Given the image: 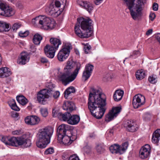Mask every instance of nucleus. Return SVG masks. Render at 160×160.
Masks as SVG:
<instances>
[{
	"label": "nucleus",
	"mask_w": 160,
	"mask_h": 160,
	"mask_svg": "<svg viewBox=\"0 0 160 160\" xmlns=\"http://www.w3.org/2000/svg\"><path fill=\"white\" fill-rule=\"evenodd\" d=\"M105 95L102 93L100 88H91L88 99V108L92 115L97 119H100L106 111Z\"/></svg>",
	"instance_id": "1"
},
{
	"label": "nucleus",
	"mask_w": 160,
	"mask_h": 160,
	"mask_svg": "<svg viewBox=\"0 0 160 160\" xmlns=\"http://www.w3.org/2000/svg\"><path fill=\"white\" fill-rule=\"evenodd\" d=\"M75 65V62L72 59H69L64 69V72L58 73V77L59 80L64 85L74 80L77 76L81 68V64L78 63L75 69L73 71Z\"/></svg>",
	"instance_id": "2"
},
{
	"label": "nucleus",
	"mask_w": 160,
	"mask_h": 160,
	"mask_svg": "<svg viewBox=\"0 0 160 160\" xmlns=\"http://www.w3.org/2000/svg\"><path fill=\"white\" fill-rule=\"evenodd\" d=\"M77 21L79 23L77 24L74 28L77 35L81 38H87L91 36L93 32L91 19L82 18H78Z\"/></svg>",
	"instance_id": "3"
},
{
	"label": "nucleus",
	"mask_w": 160,
	"mask_h": 160,
	"mask_svg": "<svg viewBox=\"0 0 160 160\" xmlns=\"http://www.w3.org/2000/svg\"><path fill=\"white\" fill-rule=\"evenodd\" d=\"M53 133V129L51 127H46L40 130L38 133V141L36 142L37 146L41 148H46L50 142Z\"/></svg>",
	"instance_id": "4"
},
{
	"label": "nucleus",
	"mask_w": 160,
	"mask_h": 160,
	"mask_svg": "<svg viewBox=\"0 0 160 160\" xmlns=\"http://www.w3.org/2000/svg\"><path fill=\"white\" fill-rule=\"evenodd\" d=\"M32 23L35 27L45 30H51L55 26V22L53 19L44 16H39L33 18Z\"/></svg>",
	"instance_id": "5"
},
{
	"label": "nucleus",
	"mask_w": 160,
	"mask_h": 160,
	"mask_svg": "<svg viewBox=\"0 0 160 160\" xmlns=\"http://www.w3.org/2000/svg\"><path fill=\"white\" fill-rule=\"evenodd\" d=\"M60 92L58 91L54 92L52 88H48L40 90L37 94V101L41 104L45 105L48 103V101L53 96L55 99L58 98Z\"/></svg>",
	"instance_id": "6"
},
{
	"label": "nucleus",
	"mask_w": 160,
	"mask_h": 160,
	"mask_svg": "<svg viewBox=\"0 0 160 160\" xmlns=\"http://www.w3.org/2000/svg\"><path fill=\"white\" fill-rule=\"evenodd\" d=\"M61 1L62 4L58 1L51 3L46 8V12L49 15L54 17L58 16L63 11L66 3V0H61Z\"/></svg>",
	"instance_id": "7"
},
{
	"label": "nucleus",
	"mask_w": 160,
	"mask_h": 160,
	"mask_svg": "<svg viewBox=\"0 0 160 160\" xmlns=\"http://www.w3.org/2000/svg\"><path fill=\"white\" fill-rule=\"evenodd\" d=\"M72 48V45L70 44L66 43L63 46L58 54V60L60 62H62L66 59L69 55L70 50Z\"/></svg>",
	"instance_id": "8"
},
{
	"label": "nucleus",
	"mask_w": 160,
	"mask_h": 160,
	"mask_svg": "<svg viewBox=\"0 0 160 160\" xmlns=\"http://www.w3.org/2000/svg\"><path fill=\"white\" fill-rule=\"evenodd\" d=\"M15 13L14 10L8 5L2 3L0 0V15L5 17H10Z\"/></svg>",
	"instance_id": "9"
},
{
	"label": "nucleus",
	"mask_w": 160,
	"mask_h": 160,
	"mask_svg": "<svg viewBox=\"0 0 160 160\" xmlns=\"http://www.w3.org/2000/svg\"><path fill=\"white\" fill-rule=\"evenodd\" d=\"M128 145V143L127 142L122 143L121 146L115 144L111 146L109 148V150L112 153L122 154L125 152Z\"/></svg>",
	"instance_id": "10"
},
{
	"label": "nucleus",
	"mask_w": 160,
	"mask_h": 160,
	"mask_svg": "<svg viewBox=\"0 0 160 160\" xmlns=\"http://www.w3.org/2000/svg\"><path fill=\"white\" fill-rule=\"evenodd\" d=\"M145 102L144 96L140 94L135 95L133 98L132 105L134 108H137L142 107Z\"/></svg>",
	"instance_id": "11"
},
{
	"label": "nucleus",
	"mask_w": 160,
	"mask_h": 160,
	"mask_svg": "<svg viewBox=\"0 0 160 160\" xmlns=\"http://www.w3.org/2000/svg\"><path fill=\"white\" fill-rule=\"evenodd\" d=\"M151 152L150 146L148 144H146L140 150L139 157L142 159H148L150 157Z\"/></svg>",
	"instance_id": "12"
},
{
	"label": "nucleus",
	"mask_w": 160,
	"mask_h": 160,
	"mask_svg": "<svg viewBox=\"0 0 160 160\" xmlns=\"http://www.w3.org/2000/svg\"><path fill=\"white\" fill-rule=\"evenodd\" d=\"M121 106L113 107L106 116L105 121L109 122L112 120L117 116L118 114L121 112Z\"/></svg>",
	"instance_id": "13"
},
{
	"label": "nucleus",
	"mask_w": 160,
	"mask_h": 160,
	"mask_svg": "<svg viewBox=\"0 0 160 160\" xmlns=\"http://www.w3.org/2000/svg\"><path fill=\"white\" fill-rule=\"evenodd\" d=\"M1 140L5 145L10 146L17 147V137H12L11 138L1 136L0 137Z\"/></svg>",
	"instance_id": "14"
},
{
	"label": "nucleus",
	"mask_w": 160,
	"mask_h": 160,
	"mask_svg": "<svg viewBox=\"0 0 160 160\" xmlns=\"http://www.w3.org/2000/svg\"><path fill=\"white\" fill-rule=\"evenodd\" d=\"M68 136L66 134L64 135H59L58 137V141L59 143L64 144L65 145H70L74 140L76 139V137Z\"/></svg>",
	"instance_id": "15"
},
{
	"label": "nucleus",
	"mask_w": 160,
	"mask_h": 160,
	"mask_svg": "<svg viewBox=\"0 0 160 160\" xmlns=\"http://www.w3.org/2000/svg\"><path fill=\"white\" fill-rule=\"evenodd\" d=\"M17 147L23 145L25 148L30 147L31 144L30 140L25 135L17 137Z\"/></svg>",
	"instance_id": "16"
},
{
	"label": "nucleus",
	"mask_w": 160,
	"mask_h": 160,
	"mask_svg": "<svg viewBox=\"0 0 160 160\" xmlns=\"http://www.w3.org/2000/svg\"><path fill=\"white\" fill-rule=\"evenodd\" d=\"M93 68L94 66L92 65L89 63L86 65L82 75L83 80L85 81L88 79L91 75Z\"/></svg>",
	"instance_id": "17"
},
{
	"label": "nucleus",
	"mask_w": 160,
	"mask_h": 160,
	"mask_svg": "<svg viewBox=\"0 0 160 160\" xmlns=\"http://www.w3.org/2000/svg\"><path fill=\"white\" fill-rule=\"evenodd\" d=\"M70 126L65 124H62L59 126L57 130L58 137L59 135H64L67 134V132H71Z\"/></svg>",
	"instance_id": "18"
},
{
	"label": "nucleus",
	"mask_w": 160,
	"mask_h": 160,
	"mask_svg": "<svg viewBox=\"0 0 160 160\" xmlns=\"http://www.w3.org/2000/svg\"><path fill=\"white\" fill-rule=\"evenodd\" d=\"M40 121V119L36 116H28L25 119V123L29 125H33L38 124Z\"/></svg>",
	"instance_id": "19"
},
{
	"label": "nucleus",
	"mask_w": 160,
	"mask_h": 160,
	"mask_svg": "<svg viewBox=\"0 0 160 160\" xmlns=\"http://www.w3.org/2000/svg\"><path fill=\"white\" fill-rule=\"evenodd\" d=\"M44 52L46 56L49 58H52L54 56L56 50L49 45H47L44 47Z\"/></svg>",
	"instance_id": "20"
},
{
	"label": "nucleus",
	"mask_w": 160,
	"mask_h": 160,
	"mask_svg": "<svg viewBox=\"0 0 160 160\" xmlns=\"http://www.w3.org/2000/svg\"><path fill=\"white\" fill-rule=\"evenodd\" d=\"M30 59V55L26 52L21 53L20 57L18 60V63L21 65H24L28 62Z\"/></svg>",
	"instance_id": "21"
},
{
	"label": "nucleus",
	"mask_w": 160,
	"mask_h": 160,
	"mask_svg": "<svg viewBox=\"0 0 160 160\" xmlns=\"http://www.w3.org/2000/svg\"><path fill=\"white\" fill-rule=\"evenodd\" d=\"M78 5L86 9L89 13L93 10V5L89 2L79 1L78 2Z\"/></svg>",
	"instance_id": "22"
},
{
	"label": "nucleus",
	"mask_w": 160,
	"mask_h": 160,
	"mask_svg": "<svg viewBox=\"0 0 160 160\" xmlns=\"http://www.w3.org/2000/svg\"><path fill=\"white\" fill-rule=\"evenodd\" d=\"M64 110H66L68 112H72L73 110L75 108L74 103L69 101L65 102L62 106Z\"/></svg>",
	"instance_id": "23"
},
{
	"label": "nucleus",
	"mask_w": 160,
	"mask_h": 160,
	"mask_svg": "<svg viewBox=\"0 0 160 160\" xmlns=\"http://www.w3.org/2000/svg\"><path fill=\"white\" fill-rule=\"evenodd\" d=\"M50 42L51 44L50 45L56 50L58 49L59 46L62 44L61 40L58 38H51L50 39Z\"/></svg>",
	"instance_id": "24"
},
{
	"label": "nucleus",
	"mask_w": 160,
	"mask_h": 160,
	"mask_svg": "<svg viewBox=\"0 0 160 160\" xmlns=\"http://www.w3.org/2000/svg\"><path fill=\"white\" fill-rule=\"evenodd\" d=\"M127 129L131 132L136 131L138 129L137 125L133 121H128L127 123Z\"/></svg>",
	"instance_id": "25"
},
{
	"label": "nucleus",
	"mask_w": 160,
	"mask_h": 160,
	"mask_svg": "<svg viewBox=\"0 0 160 160\" xmlns=\"http://www.w3.org/2000/svg\"><path fill=\"white\" fill-rule=\"evenodd\" d=\"M11 74L10 69L7 67L0 68V78H4L9 76Z\"/></svg>",
	"instance_id": "26"
},
{
	"label": "nucleus",
	"mask_w": 160,
	"mask_h": 160,
	"mask_svg": "<svg viewBox=\"0 0 160 160\" xmlns=\"http://www.w3.org/2000/svg\"><path fill=\"white\" fill-rule=\"evenodd\" d=\"M10 28L11 27L9 24L2 21H0V32H7Z\"/></svg>",
	"instance_id": "27"
},
{
	"label": "nucleus",
	"mask_w": 160,
	"mask_h": 160,
	"mask_svg": "<svg viewBox=\"0 0 160 160\" xmlns=\"http://www.w3.org/2000/svg\"><path fill=\"white\" fill-rule=\"evenodd\" d=\"M80 120V117L78 115H71L68 121V123L71 125H76L79 122Z\"/></svg>",
	"instance_id": "28"
},
{
	"label": "nucleus",
	"mask_w": 160,
	"mask_h": 160,
	"mask_svg": "<svg viewBox=\"0 0 160 160\" xmlns=\"http://www.w3.org/2000/svg\"><path fill=\"white\" fill-rule=\"evenodd\" d=\"M123 91L121 90H116L113 95V98L114 100L118 102L120 100L123 95Z\"/></svg>",
	"instance_id": "29"
},
{
	"label": "nucleus",
	"mask_w": 160,
	"mask_h": 160,
	"mask_svg": "<svg viewBox=\"0 0 160 160\" xmlns=\"http://www.w3.org/2000/svg\"><path fill=\"white\" fill-rule=\"evenodd\" d=\"M160 129H157L153 133L152 142L154 143H158L160 139Z\"/></svg>",
	"instance_id": "30"
},
{
	"label": "nucleus",
	"mask_w": 160,
	"mask_h": 160,
	"mask_svg": "<svg viewBox=\"0 0 160 160\" xmlns=\"http://www.w3.org/2000/svg\"><path fill=\"white\" fill-rule=\"evenodd\" d=\"M71 115V114L68 112H65L64 113L61 112L59 114L58 118L61 120L66 121L68 123V121Z\"/></svg>",
	"instance_id": "31"
},
{
	"label": "nucleus",
	"mask_w": 160,
	"mask_h": 160,
	"mask_svg": "<svg viewBox=\"0 0 160 160\" xmlns=\"http://www.w3.org/2000/svg\"><path fill=\"white\" fill-rule=\"evenodd\" d=\"M42 39V36L38 33H37L34 35L32 41L34 44L38 45Z\"/></svg>",
	"instance_id": "32"
},
{
	"label": "nucleus",
	"mask_w": 160,
	"mask_h": 160,
	"mask_svg": "<svg viewBox=\"0 0 160 160\" xmlns=\"http://www.w3.org/2000/svg\"><path fill=\"white\" fill-rule=\"evenodd\" d=\"M146 73L142 70H138L136 73V77L137 79L140 80L144 78L145 76Z\"/></svg>",
	"instance_id": "33"
},
{
	"label": "nucleus",
	"mask_w": 160,
	"mask_h": 160,
	"mask_svg": "<svg viewBox=\"0 0 160 160\" xmlns=\"http://www.w3.org/2000/svg\"><path fill=\"white\" fill-rule=\"evenodd\" d=\"M17 100L20 104L22 105H26L28 102V100L23 95L17 96Z\"/></svg>",
	"instance_id": "34"
},
{
	"label": "nucleus",
	"mask_w": 160,
	"mask_h": 160,
	"mask_svg": "<svg viewBox=\"0 0 160 160\" xmlns=\"http://www.w3.org/2000/svg\"><path fill=\"white\" fill-rule=\"evenodd\" d=\"M75 88L74 87L72 86L70 87L64 92V93L65 97L67 98L69 94L71 93L75 92Z\"/></svg>",
	"instance_id": "35"
},
{
	"label": "nucleus",
	"mask_w": 160,
	"mask_h": 160,
	"mask_svg": "<svg viewBox=\"0 0 160 160\" xmlns=\"http://www.w3.org/2000/svg\"><path fill=\"white\" fill-rule=\"evenodd\" d=\"M96 150L98 153H102L105 151L104 146L102 144H98L96 146Z\"/></svg>",
	"instance_id": "36"
},
{
	"label": "nucleus",
	"mask_w": 160,
	"mask_h": 160,
	"mask_svg": "<svg viewBox=\"0 0 160 160\" xmlns=\"http://www.w3.org/2000/svg\"><path fill=\"white\" fill-rule=\"evenodd\" d=\"M148 81L151 83L154 84L157 81V78L155 75H152L149 76L148 78Z\"/></svg>",
	"instance_id": "37"
},
{
	"label": "nucleus",
	"mask_w": 160,
	"mask_h": 160,
	"mask_svg": "<svg viewBox=\"0 0 160 160\" xmlns=\"http://www.w3.org/2000/svg\"><path fill=\"white\" fill-rule=\"evenodd\" d=\"M22 26V24L20 22H16L13 24L12 27V29L14 32L17 30Z\"/></svg>",
	"instance_id": "38"
},
{
	"label": "nucleus",
	"mask_w": 160,
	"mask_h": 160,
	"mask_svg": "<svg viewBox=\"0 0 160 160\" xmlns=\"http://www.w3.org/2000/svg\"><path fill=\"white\" fill-rule=\"evenodd\" d=\"M40 111L42 116L43 117H46L48 115V112L47 108H41Z\"/></svg>",
	"instance_id": "39"
},
{
	"label": "nucleus",
	"mask_w": 160,
	"mask_h": 160,
	"mask_svg": "<svg viewBox=\"0 0 160 160\" xmlns=\"http://www.w3.org/2000/svg\"><path fill=\"white\" fill-rule=\"evenodd\" d=\"M54 150L53 148L51 147L47 149L44 152L45 154H52L54 152Z\"/></svg>",
	"instance_id": "40"
},
{
	"label": "nucleus",
	"mask_w": 160,
	"mask_h": 160,
	"mask_svg": "<svg viewBox=\"0 0 160 160\" xmlns=\"http://www.w3.org/2000/svg\"><path fill=\"white\" fill-rule=\"evenodd\" d=\"M19 36L21 37H25L28 36L29 34V32L28 31H21L19 33Z\"/></svg>",
	"instance_id": "41"
},
{
	"label": "nucleus",
	"mask_w": 160,
	"mask_h": 160,
	"mask_svg": "<svg viewBox=\"0 0 160 160\" xmlns=\"http://www.w3.org/2000/svg\"><path fill=\"white\" fill-rule=\"evenodd\" d=\"M91 47L90 45H85L84 47V50L86 54L89 53L90 52Z\"/></svg>",
	"instance_id": "42"
},
{
	"label": "nucleus",
	"mask_w": 160,
	"mask_h": 160,
	"mask_svg": "<svg viewBox=\"0 0 160 160\" xmlns=\"http://www.w3.org/2000/svg\"><path fill=\"white\" fill-rule=\"evenodd\" d=\"M68 160H80V159L76 154H74L71 155L69 157Z\"/></svg>",
	"instance_id": "43"
},
{
	"label": "nucleus",
	"mask_w": 160,
	"mask_h": 160,
	"mask_svg": "<svg viewBox=\"0 0 160 160\" xmlns=\"http://www.w3.org/2000/svg\"><path fill=\"white\" fill-rule=\"evenodd\" d=\"M10 107L12 109L15 111H19L20 110V109L17 105L16 102H15V104L13 103L11 104Z\"/></svg>",
	"instance_id": "44"
},
{
	"label": "nucleus",
	"mask_w": 160,
	"mask_h": 160,
	"mask_svg": "<svg viewBox=\"0 0 160 160\" xmlns=\"http://www.w3.org/2000/svg\"><path fill=\"white\" fill-rule=\"evenodd\" d=\"M61 113L60 112H58L57 111L53 109L52 111V116L53 117H57L58 118L59 114Z\"/></svg>",
	"instance_id": "45"
},
{
	"label": "nucleus",
	"mask_w": 160,
	"mask_h": 160,
	"mask_svg": "<svg viewBox=\"0 0 160 160\" xmlns=\"http://www.w3.org/2000/svg\"><path fill=\"white\" fill-rule=\"evenodd\" d=\"M12 133L13 135H19L22 133L21 130H16L12 132Z\"/></svg>",
	"instance_id": "46"
},
{
	"label": "nucleus",
	"mask_w": 160,
	"mask_h": 160,
	"mask_svg": "<svg viewBox=\"0 0 160 160\" xmlns=\"http://www.w3.org/2000/svg\"><path fill=\"white\" fill-rule=\"evenodd\" d=\"M84 150L86 152L89 153L91 151V148L89 146H86L84 148Z\"/></svg>",
	"instance_id": "47"
},
{
	"label": "nucleus",
	"mask_w": 160,
	"mask_h": 160,
	"mask_svg": "<svg viewBox=\"0 0 160 160\" xmlns=\"http://www.w3.org/2000/svg\"><path fill=\"white\" fill-rule=\"evenodd\" d=\"M19 116L18 113L17 112H13L12 113L11 117L12 118H17Z\"/></svg>",
	"instance_id": "48"
},
{
	"label": "nucleus",
	"mask_w": 160,
	"mask_h": 160,
	"mask_svg": "<svg viewBox=\"0 0 160 160\" xmlns=\"http://www.w3.org/2000/svg\"><path fill=\"white\" fill-rule=\"evenodd\" d=\"M140 55V53L139 51H135L133 52L132 54L129 57L131 58L132 56L135 55Z\"/></svg>",
	"instance_id": "49"
},
{
	"label": "nucleus",
	"mask_w": 160,
	"mask_h": 160,
	"mask_svg": "<svg viewBox=\"0 0 160 160\" xmlns=\"http://www.w3.org/2000/svg\"><path fill=\"white\" fill-rule=\"evenodd\" d=\"M158 9V4L156 3H154L152 6V9L155 11H157Z\"/></svg>",
	"instance_id": "50"
},
{
	"label": "nucleus",
	"mask_w": 160,
	"mask_h": 160,
	"mask_svg": "<svg viewBox=\"0 0 160 160\" xmlns=\"http://www.w3.org/2000/svg\"><path fill=\"white\" fill-rule=\"evenodd\" d=\"M40 62L43 63H45L48 62V60L45 58L41 57L40 60Z\"/></svg>",
	"instance_id": "51"
},
{
	"label": "nucleus",
	"mask_w": 160,
	"mask_h": 160,
	"mask_svg": "<svg viewBox=\"0 0 160 160\" xmlns=\"http://www.w3.org/2000/svg\"><path fill=\"white\" fill-rule=\"evenodd\" d=\"M155 17V15L154 13H151L149 15L150 19L152 21L153 20Z\"/></svg>",
	"instance_id": "52"
},
{
	"label": "nucleus",
	"mask_w": 160,
	"mask_h": 160,
	"mask_svg": "<svg viewBox=\"0 0 160 160\" xmlns=\"http://www.w3.org/2000/svg\"><path fill=\"white\" fill-rule=\"evenodd\" d=\"M103 0H94V2L96 5H98L100 4Z\"/></svg>",
	"instance_id": "53"
},
{
	"label": "nucleus",
	"mask_w": 160,
	"mask_h": 160,
	"mask_svg": "<svg viewBox=\"0 0 160 160\" xmlns=\"http://www.w3.org/2000/svg\"><path fill=\"white\" fill-rule=\"evenodd\" d=\"M15 102H16L15 100L12 99L9 100L8 102V103L10 107L11 106V104H12L13 103L15 104Z\"/></svg>",
	"instance_id": "54"
},
{
	"label": "nucleus",
	"mask_w": 160,
	"mask_h": 160,
	"mask_svg": "<svg viewBox=\"0 0 160 160\" xmlns=\"http://www.w3.org/2000/svg\"><path fill=\"white\" fill-rule=\"evenodd\" d=\"M152 32V29H149L148 30V31L146 32V35H149L150 34H151Z\"/></svg>",
	"instance_id": "55"
},
{
	"label": "nucleus",
	"mask_w": 160,
	"mask_h": 160,
	"mask_svg": "<svg viewBox=\"0 0 160 160\" xmlns=\"http://www.w3.org/2000/svg\"><path fill=\"white\" fill-rule=\"evenodd\" d=\"M113 133V130H109V132H108L107 134H109L110 136H112Z\"/></svg>",
	"instance_id": "56"
},
{
	"label": "nucleus",
	"mask_w": 160,
	"mask_h": 160,
	"mask_svg": "<svg viewBox=\"0 0 160 160\" xmlns=\"http://www.w3.org/2000/svg\"><path fill=\"white\" fill-rule=\"evenodd\" d=\"M111 77L109 74H107L106 75V81H107L109 80V79Z\"/></svg>",
	"instance_id": "57"
},
{
	"label": "nucleus",
	"mask_w": 160,
	"mask_h": 160,
	"mask_svg": "<svg viewBox=\"0 0 160 160\" xmlns=\"http://www.w3.org/2000/svg\"><path fill=\"white\" fill-rule=\"evenodd\" d=\"M68 158V156L66 154L63 155L62 156V159L65 160Z\"/></svg>",
	"instance_id": "58"
},
{
	"label": "nucleus",
	"mask_w": 160,
	"mask_h": 160,
	"mask_svg": "<svg viewBox=\"0 0 160 160\" xmlns=\"http://www.w3.org/2000/svg\"><path fill=\"white\" fill-rule=\"evenodd\" d=\"M75 52H76V53L77 55H79V52L78 50H75Z\"/></svg>",
	"instance_id": "59"
},
{
	"label": "nucleus",
	"mask_w": 160,
	"mask_h": 160,
	"mask_svg": "<svg viewBox=\"0 0 160 160\" xmlns=\"http://www.w3.org/2000/svg\"><path fill=\"white\" fill-rule=\"evenodd\" d=\"M2 59H1L0 58V65L1 64H2Z\"/></svg>",
	"instance_id": "60"
},
{
	"label": "nucleus",
	"mask_w": 160,
	"mask_h": 160,
	"mask_svg": "<svg viewBox=\"0 0 160 160\" xmlns=\"http://www.w3.org/2000/svg\"><path fill=\"white\" fill-rule=\"evenodd\" d=\"M0 58L1 59H2V57H1V54H0Z\"/></svg>",
	"instance_id": "61"
},
{
	"label": "nucleus",
	"mask_w": 160,
	"mask_h": 160,
	"mask_svg": "<svg viewBox=\"0 0 160 160\" xmlns=\"http://www.w3.org/2000/svg\"><path fill=\"white\" fill-rule=\"evenodd\" d=\"M52 85V86H53V85ZM53 88H54V86H53Z\"/></svg>",
	"instance_id": "62"
},
{
	"label": "nucleus",
	"mask_w": 160,
	"mask_h": 160,
	"mask_svg": "<svg viewBox=\"0 0 160 160\" xmlns=\"http://www.w3.org/2000/svg\"><path fill=\"white\" fill-rule=\"evenodd\" d=\"M159 74L160 75V72H159Z\"/></svg>",
	"instance_id": "63"
}]
</instances>
